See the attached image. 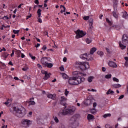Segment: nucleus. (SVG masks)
<instances>
[{
	"instance_id": "obj_53",
	"label": "nucleus",
	"mask_w": 128,
	"mask_h": 128,
	"mask_svg": "<svg viewBox=\"0 0 128 128\" xmlns=\"http://www.w3.org/2000/svg\"><path fill=\"white\" fill-rule=\"evenodd\" d=\"M66 14H70V12H66L64 14V16H66Z\"/></svg>"
},
{
	"instance_id": "obj_1",
	"label": "nucleus",
	"mask_w": 128,
	"mask_h": 128,
	"mask_svg": "<svg viewBox=\"0 0 128 128\" xmlns=\"http://www.w3.org/2000/svg\"><path fill=\"white\" fill-rule=\"evenodd\" d=\"M86 79L84 77L78 76V77L72 76L68 78V82L70 86H78L82 82H84Z\"/></svg>"
},
{
	"instance_id": "obj_14",
	"label": "nucleus",
	"mask_w": 128,
	"mask_h": 128,
	"mask_svg": "<svg viewBox=\"0 0 128 128\" xmlns=\"http://www.w3.org/2000/svg\"><path fill=\"white\" fill-rule=\"evenodd\" d=\"M88 22L90 23V30H92V28H93L92 24H94V19H92V18H90Z\"/></svg>"
},
{
	"instance_id": "obj_44",
	"label": "nucleus",
	"mask_w": 128,
	"mask_h": 128,
	"mask_svg": "<svg viewBox=\"0 0 128 128\" xmlns=\"http://www.w3.org/2000/svg\"><path fill=\"white\" fill-rule=\"evenodd\" d=\"M13 32L15 34H18L20 32V30H13Z\"/></svg>"
},
{
	"instance_id": "obj_20",
	"label": "nucleus",
	"mask_w": 128,
	"mask_h": 128,
	"mask_svg": "<svg viewBox=\"0 0 128 128\" xmlns=\"http://www.w3.org/2000/svg\"><path fill=\"white\" fill-rule=\"evenodd\" d=\"M113 16H118V9H114V11L112 12Z\"/></svg>"
},
{
	"instance_id": "obj_6",
	"label": "nucleus",
	"mask_w": 128,
	"mask_h": 128,
	"mask_svg": "<svg viewBox=\"0 0 128 128\" xmlns=\"http://www.w3.org/2000/svg\"><path fill=\"white\" fill-rule=\"evenodd\" d=\"M78 122H76V116H74L70 118V122L69 128H76L78 126Z\"/></svg>"
},
{
	"instance_id": "obj_52",
	"label": "nucleus",
	"mask_w": 128,
	"mask_h": 128,
	"mask_svg": "<svg viewBox=\"0 0 128 128\" xmlns=\"http://www.w3.org/2000/svg\"><path fill=\"white\" fill-rule=\"evenodd\" d=\"M34 2V4H40L38 0H35Z\"/></svg>"
},
{
	"instance_id": "obj_48",
	"label": "nucleus",
	"mask_w": 128,
	"mask_h": 128,
	"mask_svg": "<svg viewBox=\"0 0 128 128\" xmlns=\"http://www.w3.org/2000/svg\"><path fill=\"white\" fill-rule=\"evenodd\" d=\"M47 48H46V46L44 45L43 46V47L42 48V50H46Z\"/></svg>"
},
{
	"instance_id": "obj_61",
	"label": "nucleus",
	"mask_w": 128,
	"mask_h": 128,
	"mask_svg": "<svg viewBox=\"0 0 128 128\" xmlns=\"http://www.w3.org/2000/svg\"><path fill=\"white\" fill-rule=\"evenodd\" d=\"M63 62H66V58L64 57L63 58Z\"/></svg>"
},
{
	"instance_id": "obj_26",
	"label": "nucleus",
	"mask_w": 128,
	"mask_h": 128,
	"mask_svg": "<svg viewBox=\"0 0 128 128\" xmlns=\"http://www.w3.org/2000/svg\"><path fill=\"white\" fill-rule=\"evenodd\" d=\"M12 100L10 99L6 100V102H4V104H6V106H8V104H12Z\"/></svg>"
},
{
	"instance_id": "obj_39",
	"label": "nucleus",
	"mask_w": 128,
	"mask_h": 128,
	"mask_svg": "<svg viewBox=\"0 0 128 128\" xmlns=\"http://www.w3.org/2000/svg\"><path fill=\"white\" fill-rule=\"evenodd\" d=\"M29 56H30V58H32V60H36V56H32V54L30 53Z\"/></svg>"
},
{
	"instance_id": "obj_29",
	"label": "nucleus",
	"mask_w": 128,
	"mask_h": 128,
	"mask_svg": "<svg viewBox=\"0 0 128 128\" xmlns=\"http://www.w3.org/2000/svg\"><path fill=\"white\" fill-rule=\"evenodd\" d=\"M90 112H91V114H96V108H93L91 109Z\"/></svg>"
},
{
	"instance_id": "obj_55",
	"label": "nucleus",
	"mask_w": 128,
	"mask_h": 128,
	"mask_svg": "<svg viewBox=\"0 0 128 128\" xmlns=\"http://www.w3.org/2000/svg\"><path fill=\"white\" fill-rule=\"evenodd\" d=\"M14 50H12V54H10V56H14Z\"/></svg>"
},
{
	"instance_id": "obj_37",
	"label": "nucleus",
	"mask_w": 128,
	"mask_h": 128,
	"mask_svg": "<svg viewBox=\"0 0 128 128\" xmlns=\"http://www.w3.org/2000/svg\"><path fill=\"white\" fill-rule=\"evenodd\" d=\"M122 16H128V12H126V11L122 12Z\"/></svg>"
},
{
	"instance_id": "obj_18",
	"label": "nucleus",
	"mask_w": 128,
	"mask_h": 128,
	"mask_svg": "<svg viewBox=\"0 0 128 128\" xmlns=\"http://www.w3.org/2000/svg\"><path fill=\"white\" fill-rule=\"evenodd\" d=\"M96 52V48H92L90 50V54H94Z\"/></svg>"
},
{
	"instance_id": "obj_49",
	"label": "nucleus",
	"mask_w": 128,
	"mask_h": 128,
	"mask_svg": "<svg viewBox=\"0 0 128 128\" xmlns=\"http://www.w3.org/2000/svg\"><path fill=\"white\" fill-rule=\"evenodd\" d=\"M22 70H24V72H26V70H28V67H25L24 68H22Z\"/></svg>"
},
{
	"instance_id": "obj_41",
	"label": "nucleus",
	"mask_w": 128,
	"mask_h": 128,
	"mask_svg": "<svg viewBox=\"0 0 128 128\" xmlns=\"http://www.w3.org/2000/svg\"><path fill=\"white\" fill-rule=\"evenodd\" d=\"M83 20H90V16H84Z\"/></svg>"
},
{
	"instance_id": "obj_45",
	"label": "nucleus",
	"mask_w": 128,
	"mask_h": 128,
	"mask_svg": "<svg viewBox=\"0 0 128 128\" xmlns=\"http://www.w3.org/2000/svg\"><path fill=\"white\" fill-rule=\"evenodd\" d=\"M60 70H62V72H64V66H61L60 68Z\"/></svg>"
},
{
	"instance_id": "obj_56",
	"label": "nucleus",
	"mask_w": 128,
	"mask_h": 128,
	"mask_svg": "<svg viewBox=\"0 0 128 128\" xmlns=\"http://www.w3.org/2000/svg\"><path fill=\"white\" fill-rule=\"evenodd\" d=\"M96 102H94L93 104V108H96Z\"/></svg>"
},
{
	"instance_id": "obj_8",
	"label": "nucleus",
	"mask_w": 128,
	"mask_h": 128,
	"mask_svg": "<svg viewBox=\"0 0 128 128\" xmlns=\"http://www.w3.org/2000/svg\"><path fill=\"white\" fill-rule=\"evenodd\" d=\"M76 38H82L86 36V34L84 32V31L78 30L76 32Z\"/></svg>"
},
{
	"instance_id": "obj_59",
	"label": "nucleus",
	"mask_w": 128,
	"mask_h": 128,
	"mask_svg": "<svg viewBox=\"0 0 128 128\" xmlns=\"http://www.w3.org/2000/svg\"><path fill=\"white\" fill-rule=\"evenodd\" d=\"M60 128H66V127L64 126V125L61 124Z\"/></svg>"
},
{
	"instance_id": "obj_54",
	"label": "nucleus",
	"mask_w": 128,
	"mask_h": 128,
	"mask_svg": "<svg viewBox=\"0 0 128 128\" xmlns=\"http://www.w3.org/2000/svg\"><path fill=\"white\" fill-rule=\"evenodd\" d=\"M124 95H121V96L118 98V100H122V98H124Z\"/></svg>"
},
{
	"instance_id": "obj_34",
	"label": "nucleus",
	"mask_w": 128,
	"mask_h": 128,
	"mask_svg": "<svg viewBox=\"0 0 128 128\" xmlns=\"http://www.w3.org/2000/svg\"><path fill=\"white\" fill-rule=\"evenodd\" d=\"M37 14L38 16H40V14H42V10L38 9V10Z\"/></svg>"
},
{
	"instance_id": "obj_64",
	"label": "nucleus",
	"mask_w": 128,
	"mask_h": 128,
	"mask_svg": "<svg viewBox=\"0 0 128 128\" xmlns=\"http://www.w3.org/2000/svg\"><path fill=\"white\" fill-rule=\"evenodd\" d=\"M124 60H126V62H128V56L125 57Z\"/></svg>"
},
{
	"instance_id": "obj_28",
	"label": "nucleus",
	"mask_w": 128,
	"mask_h": 128,
	"mask_svg": "<svg viewBox=\"0 0 128 128\" xmlns=\"http://www.w3.org/2000/svg\"><path fill=\"white\" fill-rule=\"evenodd\" d=\"M60 8H62L64 9V10H60V14H62V12H66V7L64 6L61 5L60 6Z\"/></svg>"
},
{
	"instance_id": "obj_21",
	"label": "nucleus",
	"mask_w": 128,
	"mask_h": 128,
	"mask_svg": "<svg viewBox=\"0 0 128 128\" xmlns=\"http://www.w3.org/2000/svg\"><path fill=\"white\" fill-rule=\"evenodd\" d=\"M50 73L47 74H44V80H48V78H50Z\"/></svg>"
},
{
	"instance_id": "obj_11",
	"label": "nucleus",
	"mask_w": 128,
	"mask_h": 128,
	"mask_svg": "<svg viewBox=\"0 0 128 128\" xmlns=\"http://www.w3.org/2000/svg\"><path fill=\"white\" fill-rule=\"evenodd\" d=\"M48 62H50V60H48V58L46 57H43L41 58V64L44 66L48 62Z\"/></svg>"
},
{
	"instance_id": "obj_42",
	"label": "nucleus",
	"mask_w": 128,
	"mask_h": 128,
	"mask_svg": "<svg viewBox=\"0 0 128 128\" xmlns=\"http://www.w3.org/2000/svg\"><path fill=\"white\" fill-rule=\"evenodd\" d=\"M62 78H64L65 80H66V78H68V76L66 75V74L63 73L62 74Z\"/></svg>"
},
{
	"instance_id": "obj_57",
	"label": "nucleus",
	"mask_w": 128,
	"mask_h": 128,
	"mask_svg": "<svg viewBox=\"0 0 128 128\" xmlns=\"http://www.w3.org/2000/svg\"><path fill=\"white\" fill-rule=\"evenodd\" d=\"M8 64H10V66H14V64H12V61H10L8 62Z\"/></svg>"
},
{
	"instance_id": "obj_38",
	"label": "nucleus",
	"mask_w": 128,
	"mask_h": 128,
	"mask_svg": "<svg viewBox=\"0 0 128 128\" xmlns=\"http://www.w3.org/2000/svg\"><path fill=\"white\" fill-rule=\"evenodd\" d=\"M38 22H40V24H42V20L40 17L38 18Z\"/></svg>"
},
{
	"instance_id": "obj_17",
	"label": "nucleus",
	"mask_w": 128,
	"mask_h": 128,
	"mask_svg": "<svg viewBox=\"0 0 128 128\" xmlns=\"http://www.w3.org/2000/svg\"><path fill=\"white\" fill-rule=\"evenodd\" d=\"M87 118L88 120H94V116L93 115H92L90 114H88L87 116Z\"/></svg>"
},
{
	"instance_id": "obj_51",
	"label": "nucleus",
	"mask_w": 128,
	"mask_h": 128,
	"mask_svg": "<svg viewBox=\"0 0 128 128\" xmlns=\"http://www.w3.org/2000/svg\"><path fill=\"white\" fill-rule=\"evenodd\" d=\"M37 66L39 68H42V65H40V64H37Z\"/></svg>"
},
{
	"instance_id": "obj_15",
	"label": "nucleus",
	"mask_w": 128,
	"mask_h": 128,
	"mask_svg": "<svg viewBox=\"0 0 128 128\" xmlns=\"http://www.w3.org/2000/svg\"><path fill=\"white\" fill-rule=\"evenodd\" d=\"M47 97L48 98H50L51 100H54L56 98V95L52 94H47Z\"/></svg>"
},
{
	"instance_id": "obj_12",
	"label": "nucleus",
	"mask_w": 128,
	"mask_h": 128,
	"mask_svg": "<svg viewBox=\"0 0 128 128\" xmlns=\"http://www.w3.org/2000/svg\"><path fill=\"white\" fill-rule=\"evenodd\" d=\"M108 64L109 66H110L111 68H118V65L116 64V62L112 61H109Z\"/></svg>"
},
{
	"instance_id": "obj_16",
	"label": "nucleus",
	"mask_w": 128,
	"mask_h": 128,
	"mask_svg": "<svg viewBox=\"0 0 128 128\" xmlns=\"http://www.w3.org/2000/svg\"><path fill=\"white\" fill-rule=\"evenodd\" d=\"M34 98H30V101L28 102L29 106H34L36 104V102L33 100Z\"/></svg>"
},
{
	"instance_id": "obj_40",
	"label": "nucleus",
	"mask_w": 128,
	"mask_h": 128,
	"mask_svg": "<svg viewBox=\"0 0 128 128\" xmlns=\"http://www.w3.org/2000/svg\"><path fill=\"white\" fill-rule=\"evenodd\" d=\"M114 82H118L119 80L118 79V78H116V77L113 78H112Z\"/></svg>"
},
{
	"instance_id": "obj_9",
	"label": "nucleus",
	"mask_w": 128,
	"mask_h": 128,
	"mask_svg": "<svg viewBox=\"0 0 128 128\" xmlns=\"http://www.w3.org/2000/svg\"><path fill=\"white\" fill-rule=\"evenodd\" d=\"M60 104L64 106V109L66 108V98L64 96H62L60 97Z\"/></svg>"
},
{
	"instance_id": "obj_7",
	"label": "nucleus",
	"mask_w": 128,
	"mask_h": 128,
	"mask_svg": "<svg viewBox=\"0 0 128 128\" xmlns=\"http://www.w3.org/2000/svg\"><path fill=\"white\" fill-rule=\"evenodd\" d=\"M22 124L24 128H28L32 124V121L28 120H23L22 121Z\"/></svg>"
},
{
	"instance_id": "obj_43",
	"label": "nucleus",
	"mask_w": 128,
	"mask_h": 128,
	"mask_svg": "<svg viewBox=\"0 0 128 128\" xmlns=\"http://www.w3.org/2000/svg\"><path fill=\"white\" fill-rule=\"evenodd\" d=\"M54 120L56 122L58 123V122L59 120H58V117L56 116L54 118Z\"/></svg>"
},
{
	"instance_id": "obj_30",
	"label": "nucleus",
	"mask_w": 128,
	"mask_h": 128,
	"mask_svg": "<svg viewBox=\"0 0 128 128\" xmlns=\"http://www.w3.org/2000/svg\"><path fill=\"white\" fill-rule=\"evenodd\" d=\"M94 80V76H90L88 78V82H92Z\"/></svg>"
},
{
	"instance_id": "obj_47",
	"label": "nucleus",
	"mask_w": 128,
	"mask_h": 128,
	"mask_svg": "<svg viewBox=\"0 0 128 128\" xmlns=\"http://www.w3.org/2000/svg\"><path fill=\"white\" fill-rule=\"evenodd\" d=\"M68 90H65V93H64V94H65V96H68Z\"/></svg>"
},
{
	"instance_id": "obj_62",
	"label": "nucleus",
	"mask_w": 128,
	"mask_h": 128,
	"mask_svg": "<svg viewBox=\"0 0 128 128\" xmlns=\"http://www.w3.org/2000/svg\"><path fill=\"white\" fill-rule=\"evenodd\" d=\"M102 72H106V68L102 67Z\"/></svg>"
},
{
	"instance_id": "obj_13",
	"label": "nucleus",
	"mask_w": 128,
	"mask_h": 128,
	"mask_svg": "<svg viewBox=\"0 0 128 128\" xmlns=\"http://www.w3.org/2000/svg\"><path fill=\"white\" fill-rule=\"evenodd\" d=\"M86 56V60H94V58H92V54H90V53L88 54H87Z\"/></svg>"
},
{
	"instance_id": "obj_19",
	"label": "nucleus",
	"mask_w": 128,
	"mask_h": 128,
	"mask_svg": "<svg viewBox=\"0 0 128 128\" xmlns=\"http://www.w3.org/2000/svg\"><path fill=\"white\" fill-rule=\"evenodd\" d=\"M54 66L52 63H48V62L45 65V67L48 68H52V67Z\"/></svg>"
},
{
	"instance_id": "obj_63",
	"label": "nucleus",
	"mask_w": 128,
	"mask_h": 128,
	"mask_svg": "<svg viewBox=\"0 0 128 128\" xmlns=\"http://www.w3.org/2000/svg\"><path fill=\"white\" fill-rule=\"evenodd\" d=\"M40 46V44H37L35 46H36V48H38V46Z\"/></svg>"
},
{
	"instance_id": "obj_46",
	"label": "nucleus",
	"mask_w": 128,
	"mask_h": 128,
	"mask_svg": "<svg viewBox=\"0 0 128 128\" xmlns=\"http://www.w3.org/2000/svg\"><path fill=\"white\" fill-rule=\"evenodd\" d=\"M1 18H2V20H8L10 18H8V16H4Z\"/></svg>"
},
{
	"instance_id": "obj_50",
	"label": "nucleus",
	"mask_w": 128,
	"mask_h": 128,
	"mask_svg": "<svg viewBox=\"0 0 128 128\" xmlns=\"http://www.w3.org/2000/svg\"><path fill=\"white\" fill-rule=\"evenodd\" d=\"M41 72L42 74H46L48 73V72L46 71H44V70H42Z\"/></svg>"
},
{
	"instance_id": "obj_36",
	"label": "nucleus",
	"mask_w": 128,
	"mask_h": 128,
	"mask_svg": "<svg viewBox=\"0 0 128 128\" xmlns=\"http://www.w3.org/2000/svg\"><path fill=\"white\" fill-rule=\"evenodd\" d=\"M112 78V74H108L107 75L105 76V78Z\"/></svg>"
},
{
	"instance_id": "obj_32",
	"label": "nucleus",
	"mask_w": 128,
	"mask_h": 128,
	"mask_svg": "<svg viewBox=\"0 0 128 128\" xmlns=\"http://www.w3.org/2000/svg\"><path fill=\"white\" fill-rule=\"evenodd\" d=\"M106 22H108L109 26H112V21H110V20H108V18H106Z\"/></svg>"
},
{
	"instance_id": "obj_25",
	"label": "nucleus",
	"mask_w": 128,
	"mask_h": 128,
	"mask_svg": "<svg viewBox=\"0 0 128 128\" xmlns=\"http://www.w3.org/2000/svg\"><path fill=\"white\" fill-rule=\"evenodd\" d=\"M84 56H88V54H81L80 56V58H82V60H86V58L84 57Z\"/></svg>"
},
{
	"instance_id": "obj_58",
	"label": "nucleus",
	"mask_w": 128,
	"mask_h": 128,
	"mask_svg": "<svg viewBox=\"0 0 128 128\" xmlns=\"http://www.w3.org/2000/svg\"><path fill=\"white\" fill-rule=\"evenodd\" d=\"M24 56H24V54H21V58H24Z\"/></svg>"
},
{
	"instance_id": "obj_33",
	"label": "nucleus",
	"mask_w": 128,
	"mask_h": 128,
	"mask_svg": "<svg viewBox=\"0 0 128 128\" xmlns=\"http://www.w3.org/2000/svg\"><path fill=\"white\" fill-rule=\"evenodd\" d=\"M98 54V56H104V52H102V51H98L97 52Z\"/></svg>"
},
{
	"instance_id": "obj_23",
	"label": "nucleus",
	"mask_w": 128,
	"mask_h": 128,
	"mask_svg": "<svg viewBox=\"0 0 128 128\" xmlns=\"http://www.w3.org/2000/svg\"><path fill=\"white\" fill-rule=\"evenodd\" d=\"M114 10L118 9V0H115L114 4Z\"/></svg>"
},
{
	"instance_id": "obj_27",
	"label": "nucleus",
	"mask_w": 128,
	"mask_h": 128,
	"mask_svg": "<svg viewBox=\"0 0 128 128\" xmlns=\"http://www.w3.org/2000/svg\"><path fill=\"white\" fill-rule=\"evenodd\" d=\"M112 86L115 88H120L122 86V85H120V84H114L112 85Z\"/></svg>"
},
{
	"instance_id": "obj_4",
	"label": "nucleus",
	"mask_w": 128,
	"mask_h": 128,
	"mask_svg": "<svg viewBox=\"0 0 128 128\" xmlns=\"http://www.w3.org/2000/svg\"><path fill=\"white\" fill-rule=\"evenodd\" d=\"M14 110L16 112V116L18 118H22L26 114V111L24 107H21V108H16V107L14 108Z\"/></svg>"
},
{
	"instance_id": "obj_22",
	"label": "nucleus",
	"mask_w": 128,
	"mask_h": 128,
	"mask_svg": "<svg viewBox=\"0 0 128 128\" xmlns=\"http://www.w3.org/2000/svg\"><path fill=\"white\" fill-rule=\"evenodd\" d=\"M114 92L113 90H112L110 89H109L108 91L106 92V94H112L114 95Z\"/></svg>"
},
{
	"instance_id": "obj_60",
	"label": "nucleus",
	"mask_w": 128,
	"mask_h": 128,
	"mask_svg": "<svg viewBox=\"0 0 128 128\" xmlns=\"http://www.w3.org/2000/svg\"><path fill=\"white\" fill-rule=\"evenodd\" d=\"M125 66H128V61H126Z\"/></svg>"
},
{
	"instance_id": "obj_31",
	"label": "nucleus",
	"mask_w": 128,
	"mask_h": 128,
	"mask_svg": "<svg viewBox=\"0 0 128 128\" xmlns=\"http://www.w3.org/2000/svg\"><path fill=\"white\" fill-rule=\"evenodd\" d=\"M86 41L87 44H90L92 42V38H87L86 39Z\"/></svg>"
},
{
	"instance_id": "obj_10",
	"label": "nucleus",
	"mask_w": 128,
	"mask_h": 128,
	"mask_svg": "<svg viewBox=\"0 0 128 128\" xmlns=\"http://www.w3.org/2000/svg\"><path fill=\"white\" fill-rule=\"evenodd\" d=\"M72 74L74 76H75V78H78V76H81V78H82V76H86V74H83V73H82L78 71H75V72H72Z\"/></svg>"
},
{
	"instance_id": "obj_24",
	"label": "nucleus",
	"mask_w": 128,
	"mask_h": 128,
	"mask_svg": "<svg viewBox=\"0 0 128 128\" xmlns=\"http://www.w3.org/2000/svg\"><path fill=\"white\" fill-rule=\"evenodd\" d=\"M92 102V100H87L84 102V104L86 106H90V103Z\"/></svg>"
},
{
	"instance_id": "obj_2",
	"label": "nucleus",
	"mask_w": 128,
	"mask_h": 128,
	"mask_svg": "<svg viewBox=\"0 0 128 128\" xmlns=\"http://www.w3.org/2000/svg\"><path fill=\"white\" fill-rule=\"evenodd\" d=\"M76 108L74 106L70 107L68 108H66L65 110H61L58 114V116H66V114H74Z\"/></svg>"
},
{
	"instance_id": "obj_5",
	"label": "nucleus",
	"mask_w": 128,
	"mask_h": 128,
	"mask_svg": "<svg viewBox=\"0 0 128 128\" xmlns=\"http://www.w3.org/2000/svg\"><path fill=\"white\" fill-rule=\"evenodd\" d=\"M128 44V36L126 34H124L122 37V42H119V46L122 50H124L126 48V46L124 44Z\"/></svg>"
},
{
	"instance_id": "obj_3",
	"label": "nucleus",
	"mask_w": 128,
	"mask_h": 128,
	"mask_svg": "<svg viewBox=\"0 0 128 128\" xmlns=\"http://www.w3.org/2000/svg\"><path fill=\"white\" fill-rule=\"evenodd\" d=\"M75 68H80L82 70H86L90 68V64L88 62H76L74 64Z\"/></svg>"
},
{
	"instance_id": "obj_35",
	"label": "nucleus",
	"mask_w": 128,
	"mask_h": 128,
	"mask_svg": "<svg viewBox=\"0 0 128 128\" xmlns=\"http://www.w3.org/2000/svg\"><path fill=\"white\" fill-rule=\"evenodd\" d=\"M111 116L110 114H106L103 116V118H106L108 116Z\"/></svg>"
}]
</instances>
